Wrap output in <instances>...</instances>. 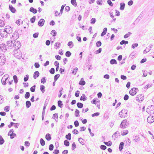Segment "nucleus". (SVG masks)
Returning <instances> with one entry per match:
<instances>
[{"label":"nucleus","instance_id":"7ed1b4c3","mask_svg":"<svg viewBox=\"0 0 154 154\" xmlns=\"http://www.w3.org/2000/svg\"><path fill=\"white\" fill-rule=\"evenodd\" d=\"M147 112L149 114L151 115L154 113V106L152 105L148 106L146 109Z\"/></svg>","mask_w":154,"mask_h":154},{"label":"nucleus","instance_id":"f257e3e1","mask_svg":"<svg viewBox=\"0 0 154 154\" xmlns=\"http://www.w3.org/2000/svg\"><path fill=\"white\" fill-rule=\"evenodd\" d=\"M13 54L15 57L18 59H20L22 57V53L19 50H14Z\"/></svg>","mask_w":154,"mask_h":154},{"label":"nucleus","instance_id":"f03ea898","mask_svg":"<svg viewBox=\"0 0 154 154\" xmlns=\"http://www.w3.org/2000/svg\"><path fill=\"white\" fill-rule=\"evenodd\" d=\"M21 44L19 41H15L13 43V46L14 50H19L21 46Z\"/></svg>","mask_w":154,"mask_h":154},{"label":"nucleus","instance_id":"37998d69","mask_svg":"<svg viewBox=\"0 0 154 154\" xmlns=\"http://www.w3.org/2000/svg\"><path fill=\"white\" fill-rule=\"evenodd\" d=\"M132 33L131 32H129L124 35V37L125 38H127Z\"/></svg>","mask_w":154,"mask_h":154},{"label":"nucleus","instance_id":"9b49d317","mask_svg":"<svg viewBox=\"0 0 154 154\" xmlns=\"http://www.w3.org/2000/svg\"><path fill=\"white\" fill-rule=\"evenodd\" d=\"M19 37V34L17 32H15L12 35V37L13 38L14 40H16Z\"/></svg>","mask_w":154,"mask_h":154},{"label":"nucleus","instance_id":"423d86ee","mask_svg":"<svg viewBox=\"0 0 154 154\" xmlns=\"http://www.w3.org/2000/svg\"><path fill=\"white\" fill-rule=\"evenodd\" d=\"M137 90H138L137 88H132L129 91V93L132 96L135 95L137 93Z\"/></svg>","mask_w":154,"mask_h":154},{"label":"nucleus","instance_id":"ea45409f","mask_svg":"<svg viewBox=\"0 0 154 154\" xmlns=\"http://www.w3.org/2000/svg\"><path fill=\"white\" fill-rule=\"evenodd\" d=\"M10 136V138L11 139H13L15 137H16V134L15 133H11V134L8 135Z\"/></svg>","mask_w":154,"mask_h":154},{"label":"nucleus","instance_id":"a211bd4d","mask_svg":"<svg viewBox=\"0 0 154 154\" xmlns=\"http://www.w3.org/2000/svg\"><path fill=\"white\" fill-rule=\"evenodd\" d=\"M39 75V73L38 71H35L33 75V77L34 79H36Z\"/></svg>","mask_w":154,"mask_h":154},{"label":"nucleus","instance_id":"49530a36","mask_svg":"<svg viewBox=\"0 0 154 154\" xmlns=\"http://www.w3.org/2000/svg\"><path fill=\"white\" fill-rule=\"evenodd\" d=\"M30 94L29 92H26L24 96L25 98L26 99L28 98L30 96Z\"/></svg>","mask_w":154,"mask_h":154},{"label":"nucleus","instance_id":"2f4dec72","mask_svg":"<svg viewBox=\"0 0 154 154\" xmlns=\"http://www.w3.org/2000/svg\"><path fill=\"white\" fill-rule=\"evenodd\" d=\"M71 3L75 7H76L77 6L76 0H71Z\"/></svg>","mask_w":154,"mask_h":154},{"label":"nucleus","instance_id":"7c9ffc66","mask_svg":"<svg viewBox=\"0 0 154 154\" xmlns=\"http://www.w3.org/2000/svg\"><path fill=\"white\" fill-rule=\"evenodd\" d=\"M40 89L42 93H44L45 91V86L43 85H40Z\"/></svg>","mask_w":154,"mask_h":154},{"label":"nucleus","instance_id":"4468645a","mask_svg":"<svg viewBox=\"0 0 154 154\" xmlns=\"http://www.w3.org/2000/svg\"><path fill=\"white\" fill-rule=\"evenodd\" d=\"M9 10L12 13H14L16 12V9L11 5H9Z\"/></svg>","mask_w":154,"mask_h":154},{"label":"nucleus","instance_id":"13d9d810","mask_svg":"<svg viewBox=\"0 0 154 154\" xmlns=\"http://www.w3.org/2000/svg\"><path fill=\"white\" fill-rule=\"evenodd\" d=\"M49 72L51 74H54L55 72L54 69L53 68H51L49 70Z\"/></svg>","mask_w":154,"mask_h":154},{"label":"nucleus","instance_id":"09e8293b","mask_svg":"<svg viewBox=\"0 0 154 154\" xmlns=\"http://www.w3.org/2000/svg\"><path fill=\"white\" fill-rule=\"evenodd\" d=\"M35 19H36L35 16H33L32 18H31L30 19V20L31 22L32 23H33L35 21Z\"/></svg>","mask_w":154,"mask_h":154},{"label":"nucleus","instance_id":"6e6d98bb","mask_svg":"<svg viewBox=\"0 0 154 154\" xmlns=\"http://www.w3.org/2000/svg\"><path fill=\"white\" fill-rule=\"evenodd\" d=\"M78 70V68L77 67H75L72 71V73L74 75L76 74V72Z\"/></svg>","mask_w":154,"mask_h":154},{"label":"nucleus","instance_id":"0e129e2a","mask_svg":"<svg viewBox=\"0 0 154 154\" xmlns=\"http://www.w3.org/2000/svg\"><path fill=\"white\" fill-rule=\"evenodd\" d=\"M54 149V145L52 144H50L49 146V149L50 151H52Z\"/></svg>","mask_w":154,"mask_h":154},{"label":"nucleus","instance_id":"864d4df0","mask_svg":"<svg viewBox=\"0 0 154 154\" xmlns=\"http://www.w3.org/2000/svg\"><path fill=\"white\" fill-rule=\"evenodd\" d=\"M5 31L6 32V33H7V34H10L11 33L12 31H13V30L12 29V28L10 29H8V30H5Z\"/></svg>","mask_w":154,"mask_h":154},{"label":"nucleus","instance_id":"2eb2a0df","mask_svg":"<svg viewBox=\"0 0 154 154\" xmlns=\"http://www.w3.org/2000/svg\"><path fill=\"white\" fill-rule=\"evenodd\" d=\"M127 110L125 109H123L121 111V112L123 113V116L124 117L127 116Z\"/></svg>","mask_w":154,"mask_h":154},{"label":"nucleus","instance_id":"473e14b6","mask_svg":"<svg viewBox=\"0 0 154 154\" xmlns=\"http://www.w3.org/2000/svg\"><path fill=\"white\" fill-rule=\"evenodd\" d=\"M110 63L111 64H116L117 62L116 60L114 59H111L110 61Z\"/></svg>","mask_w":154,"mask_h":154},{"label":"nucleus","instance_id":"bf43d9fd","mask_svg":"<svg viewBox=\"0 0 154 154\" xmlns=\"http://www.w3.org/2000/svg\"><path fill=\"white\" fill-rule=\"evenodd\" d=\"M29 79V76L28 75H26V76L24 77V82H26L28 81Z\"/></svg>","mask_w":154,"mask_h":154},{"label":"nucleus","instance_id":"de8ad7c7","mask_svg":"<svg viewBox=\"0 0 154 154\" xmlns=\"http://www.w3.org/2000/svg\"><path fill=\"white\" fill-rule=\"evenodd\" d=\"M5 25L4 22L2 20L0 19V27H2Z\"/></svg>","mask_w":154,"mask_h":154},{"label":"nucleus","instance_id":"6e6552de","mask_svg":"<svg viewBox=\"0 0 154 154\" xmlns=\"http://www.w3.org/2000/svg\"><path fill=\"white\" fill-rule=\"evenodd\" d=\"M13 42L11 41H8L7 42V47L8 49H12L14 48L13 46Z\"/></svg>","mask_w":154,"mask_h":154},{"label":"nucleus","instance_id":"1a4fd4ad","mask_svg":"<svg viewBox=\"0 0 154 154\" xmlns=\"http://www.w3.org/2000/svg\"><path fill=\"white\" fill-rule=\"evenodd\" d=\"M9 77L8 75H5L2 78V82L3 85H5L6 84V80Z\"/></svg>","mask_w":154,"mask_h":154},{"label":"nucleus","instance_id":"412c9836","mask_svg":"<svg viewBox=\"0 0 154 154\" xmlns=\"http://www.w3.org/2000/svg\"><path fill=\"white\" fill-rule=\"evenodd\" d=\"M45 138L48 141L50 140L51 139L50 134L49 133L46 134L45 135Z\"/></svg>","mask_w":154,"mask_h":154},{"label":"nucleus","instance_id":"e433bc0d","mask_svg":"<svg viewBox=\"0 0 154 154\" xmlns=\"http://www.w3.org/2000/svg\"><path fill=\"white\" fill-rule=\"evenodd\" d=\"M13 78L14 83L15 84L17 83L18 82L17 76L16 75H14L13 76Z\"/></svg>","mask_w":154,"mask_h":154},{"label":"nucleus","instance_id":"e2e57ef3","mask_svg":"<svg viewBox=\"0 0 154 154\" xmlns=\"http://www.w3.org/2000/svg\"><path fill=\"white\" fill-rule=\"evenodd\" d=\"M97 5H102L103 1L102 0H97Z\"/></svg>","mask_w":154,"mask_h":154},{"label":"nucleus","instance_id":"5fc2aeb1","mask_svg":"<svg viewBox=\"0 0 154 154\" xmlns=\"http://www.w3.org/2000/svg\"><path fill=\"white\" fill-rule=\"evenodd\" d=\"M128 133V131L126 130L125 131H124L122 132L121 134L122 136H124L127 134Z\"/></svg>","mask_w":154,"mask_h":154},{"label":"nucleus","instance_id":"f704fd0d","mask_svg":"<svg viewBox=\"0 0 154 154\" xmlns=\"http://www.w3.org/2000/svg\"><path fill=\"white\" fill-rule=\"evenodd\" d=\"M57 103L59 107L60 108H62L63 107V104L62 103V102L61 100H59L58 101Z\"/></svg>","mask_w":154,"mask_h":154},{"label":"nucleus","instance_id":"338daca9","mask_svg":"<svg viewBox=\"0 0 154 154\" xmlns=\"http://www.w3.org/2000/svg\"><path fill=\"white\" fill-rule=\"evenodd\" d=\"M138 46V44L137 43H135L134 44H133L132 45L131 47L133 48H135L136 47H137Z\"/></svg>","mask_w":154,"mask_h":154},{"label":"nucleus","instance_id":"a18cd8bd","mask_svg":"<svg viewBox=\"0 0 154 154\" xmlns=\"http://www.w3.org/2000/svg\"><path fill=\"white\" fill-rule=\"evenodd\" d=\"M71 55V53L69 51H67L65 53V55L68 57H70Z\"/></svg>","mask_w":154,"mask_h":154},{"label":"nucleus","instance_id":"dca6fc26","mask_svg":"<svg viewBox=\"0 0 154 154\" xmlns=\"http://www.w3.org/2000/svg\"><path fill=\"white\" fill-rule=\"evenodd\" d=\"M153 46L152 45H150V46L149 48H146V49L144 50L143 51V53L145 54V52L146 53H147L149 52V51L151 50V48Z\"/></svg>","mask_w":154,"mask_h":154},{"label":"nucleus","instance_id":"3c124183","mask_svg":"<svg viewBox=\"0 0 154 154\" xmlns=\"http://www.w3.org/2000/svg\"><path fill=\"white\" fill-rule=\"evenodd\" d=\"M101 45V42L100 41H97L96 43V45L98 47H99Z\"/></svg>","mask_w":154,"mask_h":154},{"label":"nucleus","instance_id":"f8f14e48","mask_svg":"<svg viewBox=\"0 0 154 154\" xmlns=\"http://www.w3.org/2000/svg\"><path fill=\"white\" fill-rule=\"evenodd\" d=\"M147 121L148 123H151L154 122V117L153 116H149L147 119Z\"/></svg>","mask_w":154,"mask_h":154},{"label":"nucleus","instance_id":"393cba45","mask_svg":"<svg viewBox=\"0 0 154 154\" xmlns=\"http://www.w3.org/2000/svg\"><path fill=\"white\" fill-rule=\"evenodd\" d=\"M124 143L123 142H121L120 143L119 146V150L120 151H121L123 148L124 146Z\"/></svg>","mask_w":154,"mask_h":154},{"label":"nucleus","instance_id":"4be33fe9","mask_svg":"<svg viewBox=\"0 0 154 154\" xmlns=\"http://www.w3.org/2000/svg\"><path fill=\"white\" fill-rule=\"evenodd\" d=\"M120 9L121 10H123L125 8V4L124 3L122 2L120 3Z\"/></svg>","mask_w":154,"mask_h":154},{"label":"nucleus","instance_id":"c9c22d12","mask_svg":"<svg viewBox=\"0 0 154 154\" xmlns=\"http://www.w3.org/2000/svg\"><path fill=\"white\" fill-rule=\"evenodd\" d=\"M78 140L79 142L82 145H83L84 144V140L82 138L80 137L79 138Z\"/></svg>","mask_w":154,"mask_h":154},{"label":"nucleus","instance_id":"20e7f679","mask_svg":"<svg viewBox=\"0 0 154 154\" xmlns=\"http://www.w3.org/2000/svg\"><path fill=\"white\" fill-rule=\"evenodd\" d=\"M6 61V58L4 54H0V65H4Z\"/></svg>","mask_w":154,"mask_h":154},{"label":"nucleus","instance_id":"a878e982","mask_svg":"<svg viewBox=\"0 0 154 154\" xmlns=\"http://www.w3.org/2000/svg\"><path fill=\"white\" fill-rule=\"evenodd\" d=\"M65 137L67 140H70L71 138V134L70 133H69L66 135Z\"/></svg>","mask_w":154,"mask_h":154},{"label":"nucleus","instance_id":"c85d7f7f","mask_svg":"<svg viewBox=\"0 0 154 154\" xmlns=\"http://www.w3.org/2000/svg\"><path fill=\"white\" fill-rule=\"evenodd\" d=\"M98 100L97 101L95 98L92 101H91V103H92L97 104V103L98 102H99L100 101L98 99H97Z\"/></svg>","mask_w":154,"mask_h":154},{"label":"nucleus","instance_id":"cd10ccee","mask_svg":"<svg viewBox=\"0 0 154 154\" xmlns=\"http://www.w3.org/2000/svg\"><path fill=\"white\" fill-rule=\"evenodd\" d=\"M77 106L79 108H82L83 106V104L80 102H78L77 103Z\"/></svg>","mask_w":154,"mask_h":154},{"label":"nucleus","instance_id":"8fccbe9b","mask_svg":"<svg viewBox=\"0 0 154 154\" xmlns=\"http://www.w3.org/2000/svg\"><path fill=\"white\" fill-rule=\"evenodd\" d=\"M36 86L35 85H34L32 87L30 88V91L31 92H35V89Z\"/></svg>","mask_w":154,"mask_h":154},{"label":"nucleus","instance_id":"a19ab883","mask_svg":"<svg viewBox=\"0 0 154 154\" xmlns=\"http://www.w3.org/2000/svg\"><path fill=\"white\" fill-rule=\"evenodd\" d=\"M75 116L76 117L79 116V110L76 109L75 111Z\"/></svg>","mask_w":154,"mask_h":154},{"label":"nucleus","instance_id":"680f3d73","mask_svg":"<svg viewBox=\"0 0 154 154\" xmlns=\"http://www.w3.org/2000/svg\"><path fill=\"white\" fill-rule=\"evenodd\" d=\"M143 73L142 76L143 77H146L147 75V71L146 70H143Z\"/></svg>","mask_w":154,"mask_h":154},{"label":"nucleus","instance_id":"79ce46f5","mask_svg":"<svg viewBox=\"0 0 154 154\" xmlns=\"http://www.w3.org/2000/svg\"><path fill=\"white\" fill-rule=\"evenodd\" d=\"M64 145L66 146H68L69 145V141L67 140H65L64 141Z\"/></svg>","mask_w":154,"mask_h":154},{"label":"nucleus","instance_id":"774afa93","mask_svg":"<svg viewBox=\"0 0 154 154\" xmlns=\"http://www.w3.org/2000/svg\"><path fill=\"white\" fill-rule=\"evenodd\" d=\"M74 125L75 127H77L79 125V123L78 121L77 120L75 121L74 122Z\"/></svg>","mask_w":154,"mask_h":154},{"label":"nucleus","instance_id":"5701e85b","mask_svg":"<svg viewBox=\"0 0 154 154\" xmlns=\"http://www.w3.org/2000/svg\"><path fill=\"white\" fill-rule=\"evenodd\" d=\"M85 84V82L83 80V78H82L79 82V84L81 85H84Z\"/></svg>","mask_w":154,"mask_h":154},{"label":"nucleus","instance_id":"b1692460","mask_svg":"<svg viewBox=\"0 0 154 154\" xmlns=\"http://www.w3.org/2000/svg\"><path fill=\"white\" fill-rule=\"evenodd\" d=\"M87 97H86L84 94H83L82 96H81L80 100H83L85 101L87 100Z\"/></svg>","mask_w":154,"mask_h":154},{"label":"nucleus","instance_id":"39448f33","mask_svg":"<svg viewBox=\"0 0 154 154\" xmlns=\"http://www.w3.org/2000/svg\"><path fill=\"white\" fill-rule=\"evenodd\" d=\"M128 125V123L127 122L126 120H124L121 122L120 127L121 128H125Z\"/></svg>","mask_w":154,"mask_h":154},{"label":"nucleus","instance_id":"58836bf2","mask_svg":"<svg viewBox=\"0 0 154 154\" xmlns=\"http://www.w3.org/2000/svg\"><path fill=\"white\" fill-rule=\"evenodd\" d=\"M67 45L70 47V48H72L74 46L73 44L72 41L69 42L68 43Z\"/></svg>","mask_w":154,"mask_h":154},{"label":"nucleus","instance_id":"4c0bfd02","mask_svg":"<svg viewBox=\"0 0 154 154\" xmlns=\"http://www.w3.org/2000/svg\"><path fill=\"white\" fill-rule=\"evenodd\" d=\"M40 142L41 144V145L42 146L45 145V142L44 140L42 138H41L40 139Z\"/></svg>","mask_w":154,"mask_h":154},{"label":"nucleus","instance_id":"69168bd1","mask_svg":"<svg viewBox=\"0 0 154 154\" xmlns=\"http://www.w3.org/2000/svg\"><path fill=\"white\" fill-rule=\"evenodd\" d=\"M100 148L103 150H105L106 148V147L104 145H101L100 146Z\"/></svg>","mask_w":154,"mask_h":154},{"label":"nucleus","instance_id":"ddd939ff","mask_svg":"<svg viewBox=\"0 0 154 154\" xmlns=\"http://www.w3.org/2000/svg\"><path fill=\"white\" fill-rule=\"evenodd\" d=\"M45 21L43 19H41L38 23V25L42 27L44 24Z\"/></svg>","mask_w":154,"mask_h":154},{"label":"nucleus","instance_id":"0eeeda50","mask_svg":"<svg viewBox=\"0 0 154 154\" xmlns=\"http://www.w3.org/2000/svg\"><path fill=\"white\" fill-rule=\"evenodd\" d=\"M0 35L3 38H6L7 37V34L4 29L0 30Z\"/></svg>","mask_w":154,"mask_h":154},{"label":"nucleus","instance_id":"603ef678","mask_svg":"<svg viewBox=\"0 0 154 154\" xmlns=\"http://www.w3.org/2000/svg\"><path fill=\"white\" fill-rule=\"evenodd\" d=\"M46 79H45V77H44L42 78L41 80V82L43 84L45 83L46 82Z\"/></svg>","mask_w":154,"mask_h":154},{"label":"nucleus","instance_id":"bb28decb","mask_svg":"<svg viewBox=\"0 0 154 154\" xmlns=\"http://www.w3.org/2000/svg\"><path fill=\"white\" fill-rule=\"evenodd\" d=\"M103 143L106 145L109 146H111L112 144V143L110 141H109L108 142H107L104 141L103 142Z\"/></svg>","mask_w":154,"mask_h":154},{"label":"nucleus","instance_id":"aec40b11","mask_svg":"<svg viewBox=\"0 0 154 154\" xmlns=\"http://www.w3.org/2000/svg\"><path fill=\"white\" fill-rule=\"evenodd\" d=\"M120 134V133L119 131H117L113 135H112V137H113L114 138H115H115H116L118 137L119 135Z\"/></svg>","mask_w":154,"mask_h":154},{"label":"nucleus","instance_id":"4d7b16f0","mask_svg":"<svg viewBox=\"0 0 154 154\" xmlns=\"http://www.w3.org/2000/svg\"><path fill=\"white\" fill-rule=\"evenodd\" d=\"M102 51V49L101 48H99L98 50L96 51L95 52V53L96 54H99Z\"/></svg>","mask_w":154,"mask_h":154},{"label":"nucleus","instance_id":"052dcab7","mask_svg":"<svg viewBox=\"0 0 154 154\" xmlns=\"http://www.w3.org/2000/svg\"><path fill=\"white\" fill-rule=\"evenodd\" d=\"M96 21V20L95 18H92L91 20V24H94L95 23Z\"/></svg>","mask_w":154,"mask_h":154},{"label":"nucleus","instance_id":"f3484780","mask_svg":"<svg viewBox=\"0 0 154 154\" xmlns=\"http://www.w3.org/2000/svg\"><path fill=\"white\" fill-rule=\"evenodd\" d=\"M29 11L34 14L36 13L37 12V9L32 7H31L30 8Z\"/></svg>","mask_w":154,"mask_h":154},{"label":"nucleus","instance_id":"9d476101","mask_svg":"<svg viewBox=\"0 0 154 154\" xmlns=\"http://www.w3.org/2000/svg\"><path fill=\"white\" fill-rule=\"evenodd\" d=\"M7 46L4 44H2L0 45V48L4 52H5L7 50Z\"/></svg>","mask_w":154,"mask_h":154},{"label":"nucleus","instance_id":"6ab92c4d","mask_svg":"<svg viewBox=\"0 0 154 154\" xmlns=\"http://www.w3.org/2000/svg\"><path fill=\"white\" fill-rule=\"evenodd\" d=\"M65 6H66V5H63L61 6V9H60V12L58 14V15L59 16H61V14H62V13L63 12V9H64V7H65Z\"/></svg>","mask_w":154,"mask_h":154},{"label":"nucleus","instance_id":"c756f323","mask_svg":"<svg viewBox=\"0 0 154 154\" xmlns=\"http://www.w3.org/2000/svg\"><path fill=\"white\" fill-rule=\"evenodd\" d=\"M48 103V101L47 100V99H46L45 101V104H44V106H43L42 112H45V109L46 106L47 105Z\"/></svg>","mask_w":154,"mask_h":154},{"label":"nucleus","instance_id":"72a5a7b5","mask_svg":"<svg viewBox=\"0 0 154 154\" xmlns=\"http://www.w3.org/2000/svg\"><path fill=\"white\" fill-rule=\"evenodd\" d=\"M26 107L27 108H29L31 105V103L29 101H27L26 102Z\"/></svg>","mask_w":154,"mask_h":154},{"label":"nucleus","instance_id":"c03bdc74","mask_svg":"<svg viewBox=\"0 0 154 154\" xmlns=\"http://www.w3.org/2000/svg\"><path fill=\"white\" fill-rule=\"evenodd\" d=\"M60 75L59 74L56 75L54 76V80L56 82L58 79L59 78Z\"/></svg>","mask_w":154,"mask_h":154}]
</instances>
